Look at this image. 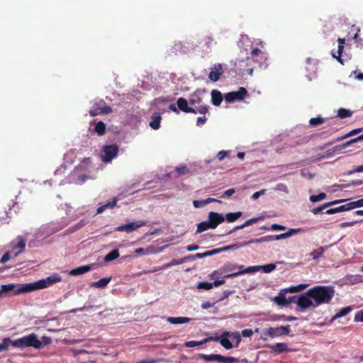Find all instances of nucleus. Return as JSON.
Masks as SVG:
<instances>
[{"instance_id": "1", "label": "nucleus", "mask_w": 363, "mask_h": 363, "mask_svg": "<svg viewBox=\"0 0 363 363\" xmlns=\"http://www.w3.org/2000/svg\"><path fill=\"white\" fill-rule=\"evenodd\" d=\"M335 294L333 287L316 286L301 295L296 301L297 306L302 310L316 308L322 304L328 303Z\"/></svg>"}, {"instance_id": "2", "label": "nucleus", "mask_w": 363, "mask_h": 363, "mask_svg": "<svg viewBox=\"0 0 363 363\" xmlns=\"http://www.w3.org/2000/svg\"><path fill=\"white\" fill-rule=\"evenodd\" d=\"M62 281V277L57 274H53L45 279H40L35 282L24 284L18 286L13 294H21L31 292L38 289L48 288Z\"/></svg>"}, {"instance_id": "3", "label": "nucleus", "mask_w": 363, "mask_h": 363, "mask_svg": "<svg viewBox=\"0 0 363 363\" xmlns=\"http://www.w3.org/2000/svg\"><path fill=\"white\" fill-rule=\"evenodd\" d=\"M45 343H43L37 337V335L34 333H31L28 335L22 337L21 338L14 340L11 342V345L18 348H25L28 347H33L36 349H41L44 346L50 342V338L43 337Z\"/></svg>"}, {"instance_id": "4", "label": "nucleus", "mask_w": 363, "mask_h": 363, "mask_svg": "<svg viewBox=\"0 0 363 363\" xmlns=\"http://www.w3.org/2000/svg\"><path fill=\"white\" fill-rule=\"evenodd\" d=\"M118 152V147L116 145L104 146L101 150V160L103 162H110L116 157Z\"/></svg>"}, {"instance_id": "5", "label": "nucleus", "mask_w": 363, "mask_h": 363, "mask_svg": "<svg viewBox=\"0 0 363 363\" xmlns=\"http://www.w3.org/2000/svg\"><path fill=\"white\" fill-rule=\"evenodd\" d=\"M290 332L291 327L289 325H281L276 328H269L267 330V335L272 338L284 335H289Z\"/></svg>"}, {"instance_id": "6", "label": "nucleus", "mask_w": 363, "mask_h": 363, "mask_svg": "<svg viewBox=\"0 0 363 363\" xmlns=\"http://www.w3.org/2000/svg\"><path fill=\"white\" fill-rule=\"evenodd\" d=\"M246 94L247 90L244 87H240L236 91H231L226 94L225 96V100L228 103H231L235 101H240L244 99Z\"/></svg>"}, {"instance_id": "7", "label": "nucleus", "mask_w": 363, "mask_h": 363, "mask_svg": "<svg viewBox=\"0 0 363 363\" xmlns=\"http://www.w3.org/2000/svg\"><path fill=\"white\" fill-rule=\"evenodd\" d=\"M26 240H24L23 237L18 236L17 238L16 244H15V242H11V249L9 252L13 255V257H16L24 250L26 247Z\"/></svg>"}, {"instance_id": "8", "label": "nucleus", "mask_w": 363, "mask_h": 363, "mask_svg": "<svg viewBox=\"0 0 363 363\" xmlns=\"http://www.w3.org/2000/svg\"><path fill=\"white\" fill-rule=\"evenodd\" d=\"M145 225V222L143 220H138L135 222H130L124 225H121L116 228L117 231H124L126 233H130L143 225Z\"/></svg>"}, {"instance_id": "9", "label": "nucleus", "mask_w": 363, "mask_h": 363, "mask_svg": "<svg viewBox=\"0 0 363 363\" xmlns=\"http://www.w3.org/2000/svg\"><path fill=\"white\" fill-rule=\"evenodd\" d=\"M208 220L215 229L219 224L225 220V217L221 213L211 211L208 213Z\"/></svg>"}, {"instance_id": "10", "label": "nucleus", "mask_w": 363, "mask_h": 363, "mask_svg": "<svg viewBox=\"0 0 363 363\" xmlns=\"http://www.w3.org/2000/svg\"><path fill=\"white\" fill-rule=\"evenodd\" d=\"M276 269V265L273 263L267 264L262 266H252L246 268L245 272H256L259 270H263L264 273H270Z\"/></svg>"}, {"instance_id": "11", "label": "nucleus", "mask_w": 363, "mask_h": 363, "mask_svg": "<svg viewBox=\"0 0 363 363\" xmlns=\"http://www.w3.org/2000/svg\"><path fill=\"white\" fill-rule=\"evenodd\" d=\"M96 266V264H91L88 265H83L69 272V274L72 276H78L89 272Z\"/></svg>"}, {"instance_id": "12", "label": "nucleus", "mask_w": 363, "mask_h": 363, "mask_svg": "<svg viewBox=\"0 0 363 363\" xmlns=\"http://www.w3.org/2000/svg\"><path fill=\"white\" fill-rule=\"evenodd\" d=\"M222 66L220 64H216L211 67L208 74L209 79L213 82H217L222 74Z\"/></svg>"}, {"instance_id": "13", "label": "nucleus", "mask_w": 363, "mask_h": 363, "mask_svg": "<svg viewBox=\"0 0 363 363\" xmlns=\"http://www.w3.org/2000/svg\"><path fill=\"white\" fill-rule=\"evenodd\" d=\"M177 104L179 109L182 111L196 113V109L193 107L188 106V101L184 98H179Z\"/></svg>"}, {"instance_id": "14", "label": "nucleus", "mask_w": 363, "mask_h": 363, "mask_svg": "<svg viewBox=\"0 0 363 363\" xmlns=\"http://www.w3.org/2000/svg\"><path fill=\"white\" fill-rule=\"evenodd\" d=\"M346 147H343V144L335 146V147H333L330 150H328L327 151V154L325 155L318 156L317 157L314 158L313 160V161H317V160H323V159L331 157L333 155H335L336 152H338Z\"/></svg>"}, {"instance_id": "15", "label": "nucleus", "mask_w": 363, "mask_h": 363, "mask_svg": "<svg viewBox=\"0 0 363 363\" xmlns=\"http://www.w3.org/2000/svg\"><path fill=\"white\" fill-rule=\"evenodd\" d=\"M235 269H237L235 264L228 263V264H225L223 266V267H222L219 270L214 271L212 274H211L209 275V277L212 278L216 274H222L223 272H232L233 273V272H234L233 271H235Z\"/></svg>"}, {"instance_id": "16", "label": "nucleus", "mask_w": 363, "mask_h": 363, "mask_svg": "<svg viewBox=\"0 0 363 363\" xmlns=\"http://www.w3.org/2000/svg\"><path fill=\"white\" fill-rule=\"evenodd\" d=\"M267 347H269L273 352L276 354L287 352L289 350L287 345L284 342H279L274 345H267Z\"/></svg>"}, {"instance_id": "17", "label": "nucleus", "mask_w": 363, "mask_h": 363, "mask_svg": "<svg viewBox=\"0 0 363 363\" xmlns=\"http://www.w3.org/2000/svg\"><path fill=\"white\" fill-rule=\"evenodd\" d=\"M301 231V228H290L287 232L279 234V235H275L276 240L286 239L290 238L291 236L297 234Z\"/></svg>"}, {"instance_id": "18", "label": "nucleus", "mask_w": 363, "mask_h": 363, "mask_svg": "<svg viewBox=\"0 0 363 363\" xmlns=\"http://www.w3.org/2000/svg\"><path fill=\"white\" fill-rule=\"evenodd\" d=\"M112 111V109L111 107L104 106L103 107H96V108H91L89 111V113L92 116H95L101 113H108Z\"/></svg>"}, {"instance_id": "19", "label": "nucleus", "mask_w": 363, "mask_h": 363, "mask_svg": "<svg viewBox=\"0 0 363 363\" xmlns=\"http://www.w3.org/2000/svg\"><path fill=\"white\" fill-rule=\"evenodd\" d=\"M191 320V318L187 317H168L167 321L171 324H184Z\"/></svg>"}, {"instance_id": "20", "label": "nucleus", "mask_w": 363, "mask_h": 363, "mask_svg": "<svg viewBox=\"0 0 363 363\" xmlns=\"http://www.w3.org/2000/svg\"><path fill=\"white\" fill-rule=\"evenodd\" d=\"M337 42H338V50L337 52V55L335 53H333L332 55H333V57L336 58L341 64H343V62L341 59V55H342V52L344 48L345 39L339 38L337 39Z\"/></svg>"}, {"instance_id": "21", "label": "nucleus", "mask_w": 363, "mask_h": 363, "mask_svg": "<svg viewBox=\"0 0 363 363\" xmlns=\"http://www.w3.org/2000/svg\"><path fill=\"white\" fill-rule=\"evenodd\" d=\"M272 301L278 306H287L291 303V301H288L285 297L284 294L279 293L278 296L273 298Z\"/></svg>"}, {"instance_id": "22", "label": "nucleus", "mask_w": 363, "mask_h": 363, "mask_svg": "<svg viewBox=\"0 0 363 363\" xmlns=\"http://www.w3.org/2000/svg\"><path fill=\"white\" fill-rule=\"evenodd\" d=\"M261 218L260 217H257V218H250L247 220H246L243 224L242 225H237L235 226V228H233L229 233L228 234H230L236 230H240V229H242L245 227H247L250 225H252V223H256L257 221H258Z\"/></svg>"}, {"instance_id": "23", "label": "nucleus", "mask_w": 363, "mask_h": 363, "mask_svg": "<svg viewBox=\"0 0 363 363\" xmlns=\"http://www.w3.org/2000/svg\"><path fill=\"white\" fill-rule=\"evenodd\" d=\"M223 96L221 95V93L216 90L213 89L211 91V101L212 104L215 106H219L220 103L222 102Z\"/></svg>"}, {"instance_id": "24", "label": "nucleus", "mask_w": 363, "mask_h": 363, "mask_svg": "<svg viewBox=\"0 0 363 363\" xmlns=\"http://www.w3.org/2000/svg\"><path fill=\"white\" fill-rule=\"evenodd\" d=\"M220 339V345L226 350H230L233 348V345L231 341L229 340V337L226 335V332H224L221 335Z\"/></svg>"}, {"instance_id": "25", "label": "nucleus", "mask_w": 363, "mask_h": 363, "mask_svg": "<svg viewBox=\"0 0 363 363\" xmlns=\"http://www.w3.org/2000/svg\"><path fill=\"white\" fill-rule=\"evenodd\" d=\"M111 277H105L99 279L97 281H94L91 283V286L96 287L99 289L105 288L111 281Z\"/></svg>"}, {"instance_id": "26", "label": "nucleus", "mask_w": 363, "mask_h": 363, "mask_svg": "<svg viewBox=\"0 0 363 363\" xmlns=\"http://www.w3.org/2000/svg\"><path fill=\"white\" fill-rule=\"evenodd\" d=\"M226 335L229 337V340L231 342H235V347H238L241 341V337L239 332H228L225 331Z\"/></svg>"}, {"instance_id": "27", "label": "nucleus", "mask_w": 363, "mask_h": 363, "mask_svg": "<svg viewBox=\"0 0 363 363\" xmlns=\"http://www.w3.org/2000/svg\"><path fill=\"white\" fill-rule=\"evenodd\" d=\"M308 286L309 284H301L296 286H291L289 288L285 289V291L288 293H298L304 290Z\"/></svg>"}, {"instance_id": "28", "label": "nucleus", "mask_w": 363, "mask_h": 363, "mask_svg": "<svg viewBox=\"0 0 363 363\" xmlns=\"http://www.w3.org/2000/svg\"><path fill=\"white\" fill-rule=\"evenodd\" d=\"M201 357L208 362L215 361L218 362H223L224 356L220 354H202Z\"/></svg>"}, {"instance_id": "29", "label": "nucleus", "mask_w": 363, "mask_h": 363, "mask_svg": "<svg viewBox=\"0 0 363 363\" xmlns=\"http://www.w3.org/2000/svg\"><path fill=\"white\" fill-rule=\"evenodd\" d=\"M352 308L351 306H347L340 310L338 313H337L330 320V323H333L336 319L343 317L347 315L350 312H351Z\"/></svg>"}, {"instance_id": "30", "label": "nucleus", "mask_w": 363, "mask_h": 363, "mask_svg": "<svg viewBox=\"0 0 363 363\" xmlns=\"http://www.w3.org/2000/svg\"><path fill=\"white\" fill-rule=\"evenodd\" d=\"M208 229H214L208 220L200 223L196 229V233H200Z\"/></svg>"}, {"instance_id": "31", "label": "nucleus", "mask_w": 363, "mask_h": 363, "mask_svg": "<svg viewBox=\"0 0 363 363\" xmlns=\"http://www.w3.org/2000/svg\"><path fill=\"white\" fill-rule=\"evenodd\" d=\"M344 200H335L334 201L326 203L323 204L322 206L313 208L312 210V213L313 214H318L320 212H321L324 208H325L331 205H333V204L340 203L342 202Z\"/></svg>"}, {"instance_id": "32", "label": "nucleus", "mask_w": 363, "mask_h": 363, "mask_svg": "<svg viewBox=\"0 0 363 363\" xmlns=\"http://www.w3.org/2000/svg\"><path fill=\"white\" fill-rule=\"evenodd\" d=\"M161 116L159 113H155L152 116V120L150 123V126L154 129L157 130L160 125Z\"/></svg>"}, {"instance_id": "33", "label": "nucleus", "mask_w": 363, "mask_h": 363, "mask_svg": "<svg viewBox=\"0 0 363 363\" xmlns=\"http://www.w3.org/2000/svg\"><path fill=\"white\" fill-rule=\"evenodd\" d=\"M236 269H238V271L228 274L225 275V277L226 278L235 277L240 276L241 274L248 273L247 272L245 271V270H246V268H245L243 265L236 264Z\"/></svg>"}, {"instance_id": "34", "label": "nucleus", "mask_w": 363, "mask_h": 363, "mask_svg": "<svg viewBox=\"0 0 363 363\" xmlns=\"http://www.w3.org/2000/svg\"><path fill=\"white\" fill-rule=\"evenodd\" d=\"M241 216H242V212L238 211V212H235V213H228L224 217H225V219L228 223H233V222L235 221L236 220H238L240 217H241Z\"/></svg>"}, {"instance_id": "35", "label": "nucleus", "mask_w": 363, "mask_h": 363, "mask_svg": "<svg viewBox=\"0 0 363 363\" xmlns=\"http://www.w3.org/2000/svg\"><path fill=\"white\" fill-rule=\"evenodd\" d=\"M325 249L326 247H325L315 249L310 253V256L312 257L313 259L316 260L323 256Z\"/></svg>"}, {"instance_id": "36", "label": "nucleus", "mask_w": 363, "mask_h": 363, "mask_svg": "<svg viewBox=\"0 0 363 363\" xmlns=\"http://www.w3.org/2000/svg\"><path fill=\"white\" fill-rule=\"evenodd\" d=\"M119 255V251L118 250H113L104 257V262H108L115 260Z\"/></svg>"}, {"instance_id": "37", "label": "nucleus", "mask_w": 363, "mask_h": 363, "mask_svg": "<svg viewBox=\"0 0 363 363\" xmlns=\"http://www.w3.org/2000/svg\"><path fill=\"white\" fill-rule=\"evenodd\" d=\"M16 286L13 284L2 285L0 289V296L4 294H8L16 289Z\"/></svg>"}, {"instance_id": "38", "label": "nucleus", "mask_w": 363, "mask_h": 363, "mask_svg": "<svg viewBox=\"0 0 363 363\" xmlns=\"http://www.w3.org/2000/svg\"><path fill=\"white\" fill-rule=\"evenodd\" d=\"M247 245H249V242H241V243H236V244L225 246L223 247V251L225 252V251H228L230 250H237L238 248L247 246Z\"/></svg>"}, {"instance_id": "39", "label": "nucleus", "mask_w": 363, "mask_h": 363, "mask_svg": "<svg viewBox=\"0 0 363 363\" xmlns=\"http://www.w3.org/2000/svg\"><path fill=\"white\" fill-rule=\"evenodd\" d=\"M208 340V339H204V340H201V341L191 340V341L186 342H185V346L187 347H197V346H200V345H203Z\"/></svg>"}, {"instance_id": "40", "label": "nucleus", "mask_w": 363, "mask_h": 363, "mask_svg": "<svg viewBox=\"0 0 363 363\" xmlns=\"http://www.w3.org/2000/svg\"><path fill=\"white\" fill-rule=\"evenodd\" d=\"M95 131L99 135H103L106 131V125L102 121L98 122L95 126Z\"/></svg>"}, {"instance_id": "41", "label": "nucleus", "mask_w": 363, "mask_h": 363, "mask_svg": "<svg viewBox=\"0 0 363 363\" xmlns=\"http://www.w3.org/2000/svg\"><path fill=\"white\" fill-rule=\"evenodd\" d=\"M352 112L348 109L341 108L337 111V116L340 118H345L352 116Z\"/></svg>"}, {"instance_id": "42", "label": "nucleus", "mask_w": 363, "mask_h": 363, "mask_svg": "<svg viewBox=\"0 0 363 363\" xmlns=\"http://www.w3.org/2000/svg\"><path fill=\"white\" fill-rule=\"evenodd\" d=\"M251 54L252 56H259L260 59L264 61H266L267 59V54L257 48L253 49Z\"/></svg>"}, {"instance_id": "43", "label": "nucleus", "mask_w": 363, "mask_h": 363, "mask_svg": "<svg viewBox=\"0 0 363 363\" xmlns=\"http://www.w3.org/2000/svg\"><path fill=\"white\" fill-rule=\"evenodd\" d=\"M325 197H326V194L325 193H320L318 195H311L310 196V201L311 202L315 203V202L325 199Z\"/></svg>"}, {"instance_id": "44", "label": "nucleus", "mask_w": 363, "mask_h": 363, "mask_svg": "<svg viewBox=\"0 0 363 363\" xmlns=\"http://www.w3.org/2000/svg\"><path fill=\"white\" fill-rule=\"evenodd\" d=\"M197 288L199 289L210 290L213 288V284L210 282L202 281L198 284Z\"/></svg>"}, {"instance_id": "45", "label": "nucleus", "mask_w": 363, "mask_h": 363, "mask_svg": "<svg viewBox=\"0 0 363 363\" xmlns=\"http://www.w3.org/2000/svg\"><path fill=\"white\" fill-rule=\"evenodd\" d=\"M162 251V248L157 249L154 246H149L145 249V255L156 254L158 252H161Z\"/></svg>"}, {"instance_id": "46", "label": "nucleus", "mask_w": 363, "mask_h": 363, "mask_svg": "<svg viewBox=\"0 0 363 363\" xmlns=\"http://www.w3.org/2000/svg\"><path fill=\"white\" fill-rule=\"evenodd\" d=\"M324 119L320 116L316 118H312L309 121V123L312 126H317L318 125H320L323 123Z\"/></svg>"}, {"instance_id": "47", "label": "nucleus", "mask_w": 363, "mask_h": 363, "mask_svg": "<svg viewBox=\"0 0 363 363\" xmlns=\"http://www.w3.org/2000/svg\"><path fill=\"white\" fill-rule=\"evenodd\" d=\"M362 130V128L354 129V130H351L350 132H349L348 133H347L346 135H345L344 136L337 138V140L340 141V140H342L345 139L347 138L351 137L352 135H354L360 133Z\"/></svg>"}, {"instance_id": "48", "label": "nucleus", "mask_w": 363, "mask_h": 363, "mask_svg": "<svg viewBox=\"0 0 363 363\" xmlns=\"http://www.w3.org/2000/svg\"><path fill=\"white\" fill-rule=\"evenodd\" d=\"M355 208V205L354 201H351L349 203H347L344 205L340 206V212L345 211H349L351 209Z\"/></svg>"}, {"instance_id": "49", "label": "nucleus", "mask_w": 363, "mask_h": 363, "mask_svg": "<svg viewBox=\"0 0 363 363\" xmlns=\"http://www.w3.org/2000/svg\"><path fill=\"white\" fill-rule=\"evenodd\" d=\"M13 340H11L9 338H5L4 340L0 343V352L6 350L9 344H11V342Z\"/></svg>"}, {"instance_id": "50", "label": "nucleus", "mask_w": 363, "mask_h": 363, "mask_svg": "<svg viewBox=\"0 0 363 363\" xmlns=\"http://www.w3.org/2000/svg\"><path fill=\"white\" fill-rule=\"evenodd\" d=\"M275 191H282L286 194L289 193V189L287 186L284 184L280 183L277 184V186L274 189Z\"/></svg>"}, {"instance_id": "51", "label": "nucleus", "mask_w": 363, "mask_h": 363, "mask_svg": "<svg viewBox=\"0 0 363 363\" xmlns=\"http://www.w3.org/2000/svg\"><path fill=\"white\" fill-rule=\"evenodd\" d=\"M201 101V98H199L198 96L193 95L189 99V104L195 107L197 106L196 104H199Z\"/></svg>"}, {"instance_id": "52", "label": "nucleus", "mask_w": 363, "mask_h": 363, "mask_svg": "<svg viewBox=\"0 0 363 363\" xmlns=\"http://www.w3.org/2000/svg\"><path fill=\"white\" fill-rule=\"evenodd\" d=\"M175 170H176L177 173L178 174V175L186 174L189 172V169L185 165L178 167L176 168Z\"/></svg>"}, {"instance_id": "53", "label": "nucleus", "mask_w": 363, "mask_h": 363, "mask_svg": "<svg viewBox=\"0 0 363 363\" xmlns=\"http://www.w3.org/2000/svg\"><path fill=\"white\" fill-rule=\"evenodd\" d=\"M360 140H363V134L358 136L357 138H355L354 139H352L346 143H345L343 144V147H349L352 144L354 143H357V142H359Z\"/></svg>"}, {"instance_id": "54", "label": "nucleus", "mask_w": 363, "mask_h": 363, "mask_svg": "<svg viewBox=\"0 0 363 363\" xmlns=\"http://www.w3.org/2000/svg\"><path fill=\"white\" fill-rule=\"evenodd\" d=\"M194 108L196 109V113H199L203 115H205L208 111L207 106L203 105L195 106Z\"/></svg>"}, {"instance_id": "55", "label": "nucleus", "mask_w": 363, "mask_h": 363, "mask_svg": "<svg viewBox=\"0 0 363 363\" xmlns=\"http://www.w3.org/2000/svg\"><path fill=\"white\" fill-rule=\"evenodd\" d=\"M118 201V199L116 197L113 198L111 201L107 202L106 204H104L105 209L107 208H113L114 206H116Z\"/></svg>"}, {"instance_id": "56", "label": "nucleus", "mask_w": 363, "mask_h": 363, "mask_svg": "<svg viewBox=\"0 0 363 363\" xmlns=\"http://www.w3.org/2000/svg\"><path fill=\"white\" fill-rule=\"evenodd\" d=\"M354 320L355 322H363V309L355 313Z\"/></svg>"}, {"instance_id": "57", "label": "nucleus", "mask_w": 363, "mask_h": 363, "mask_svg": "<svg viewBox=\"0 0 363 363\" xmlns=\"http://www.w3.org/2000/svg\"><path fill=\"white\" fill-rule=\"evenodd\" d=\"M11 257V252L9 251L7 252L6 253H5L2 257L0 259V262L4 264V263H6L7 261H9Z\"/></svg>"}, {"instance_id": "58", "label": "nucleus", "mask_w": 363, "mask_h": 363, "mask_svg": "<svg viewBox=\"0 0 363 363\" xmlns=\"http://www.w3.org/2000/svg\"><path fill=\"white\" fill-rule=\"evenodd\" d=\"M193 205L195 208H201L206 205L205 200H194Z\"/></svg>"}, {"instance_id": "59", "label": "nucleus", "mask_w": 363, "mask_h": 363, "mask_svg": "<svg viewBox=\"0 0 363 363\" xmlns=\"http://www.w3.org/2000/svg\"><path fill=\"white\" fill-rule=\"evenodd\" d=\"M270 229L272 230H285L286 228L284 225L274 223L271 225Z\"/></svg>"}, {"instance_id": "60", "label": "nucleus", "mask_w": 363, "mask_h": 363, "mask_svg": "<svg viewBox=\"0 0 363 363\" xmlns=\"http://www.w3.org/2000/svg\"><path fill=\"white\" fill-rule=\"evenodd\" d=\"M266 189H262L259 191L255 192L252 196V199L257 200L260 196H262L265 194Z\"/></svg>"}, {"instance_id": "61", "label": "nucleus", "mask_w": 363, "mask_h": 363, "mask_svg": "<svg viewBox=\"0 0 363 363\" xmlns=\"http://www.w3.org/2000/svg\"><path fill=\"white\" fill-rule=\"evenodd\" d=\"M208 254L209 253L207 251V252H205L203 253H196V255L191 256V257H192L193 259H201V258L208 257L209 256Z\"/></svg>"}, {"instance_id": "62", "label": "nucleus", "mask_w": 363, "mask_h": 363, "mask_svg": "<svg viewBox=\"0 0 363 363\" xmlns=\"http://www.w3.org/2000/svg\"><path fill=\"white\" fill-rule=\"evenodd\" d=\"M301 174L302 177L311 179L313 178V174L308 172L306 169H301Z\"/></svg>"}, {"instance_id": "63", "label": "nucleus", "mask_w": 363, "mask_h": 363, "mask_svg": "<svg viewBox=\"0 0 363 363\" xmlns=\"http://www.w3.org/2000/svg\"><path fill=\"white\" fill-rule=\"evenodd\" d=\"M235 192V189H229L223 192V195L221 196V198L224 197H230Z\"/></svg>"}, {"instance_id": "64", "label": "nucleus", "mask_w": 363, "mask_h": 363, "mask_svg": "<svg viewBox=\"0 0 363 363\" xmlns=\"http://www.w3.org/2000/svg\"><path fill=\"white\" fill-rule=\"evenodd\" d=\"M253 335V331L251 329H245L242 331V335L245 337H250Z\"/></svg>"}]
</instances>
